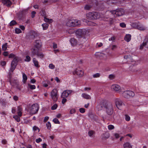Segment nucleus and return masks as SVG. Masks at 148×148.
I'll return each mask as SVG.
<instances>
[{"instance_id":"nucleus-1","label":"nucleus","mask_w":148,"mask_h":148,"mask_svg":"<svg viewBox=\"0 0 148 148\" xmlns=\"http://www.w3.org/2000/svg\"><path fill=\"white\" fill-rule=\"evenodd\" d=\"M41 47V42L40 40H37L34 44V47L31 49L32 55L33 56L36 55L37 56L42 58L43 57V54L39 52Z\"/></svg>"},{"instance_id":"nucleus-2","label":"nucleus","mask_w":148,"mask_h":148,"mask_svg":"<svg viewBox=\"0 0 148 148\" xmlns=\"http://www.w3.org/2000/svg\"><path fill=\"white\" fill-rule=\"evenodd\" d=\"M106 113L108 115H111L114 112V105L112 103L108 102L106 103L104 106Z\"/></svg>"},{"instance_id":"nucleus-3","label":"nucleus","mask_w":148,"mask_h":148,"mask_svg":"<svg viewBox=\"0 0 148 148\" xmlns=\"http://www.w3.org/2000/svg\"><path fill=\"white\" fill-rule=\"evenodd\" d=\"M81 23L80 21L76 19L68 20L66 22V25L68 27H75L80 25Z\"/></svg>"},{"instance_id":"nucleus-4","label":"nucleus","mask_w":148,"mask_h":148,"mask_svg":"<svg viewBox=\"0 0 148 148\" xmlns=\"http://www.w3.org/2000/svg\"><path fill=\"white\" fill-rule=\"evenodd\" d=\"M87 18L90 19L94 20L97 19L100 17V14L97 12H89L86 14Z\"/></svg>"},{"instance_id":"nucleus-5","label":"nucleus","mask_w":148,"mask_h":148,"mask_svg":"<svg viewBox=\"0 0 148 148\" xmlns=\"http://www.w3.org/2000/svg\"><path fill=\"white\" fill-rule=\"evenodd\" d=\"M39 106L38 104L37 103L33 104L30 107L29 110L31 113L34 114H36L38 111Z\"/></svg>"},{"instance_id":"nucleus-6","label":"nucleus","mask_w":148,"mask_h":148,"mask_svg":"<svg viewBox=\"0 0 148 148\" xmlns=\"http://www.w3.org/2000/svg\"><path fill=\"white\" fill-rule=\"evenodd\" d=\"M110 13L113 14L114 17H117L123 15L124 12L123 9H120L111 11Z\"/></svg>"},{"instance_id":"nucleus-7","label":"nucleus","mask_w":148,"mask_h":148,"mask_svg":"<svg viewBox=\"0 0 148 148\" xmlns=\"http://www.w3.org/2000/svg\"><path fill=\"white\" fill-rule=\"evenodd\" d=\"M134 95L135 94L134 92L132 91H125L123 93V96L125 98H129L131 97H133Z\"/></svg>"},{"instance_id":"nucleus-8","label":"nucleus","mask_w":148,"mask_h":148,"mask_svg":"<svg viewBox=\"0 0 148 148\" xmlns=\"http://www.w3.org/2000/svg\"><path fill=\"white\" fill-rule=\"evenodd\" d=\"M115 104L118 109L121 110L124 103L121 99L119 98H116L115 100Z\"/></svg>"},{"instance_id":"nucleus-9","label":"nucleus","mask_w":148,"mask_h":148,"mask_svg":"<svg viewBox=\"0 0 148 148\" xmlns=\"http://www.w3.org/2000/svg\"><path fill=\"white\" fill-rule=\"evenodd\" d=\"M57 92V90L56 89H53L51 92V96L54 101H56L58 99V95Z\"/></svg>"},{"instance_id":"nucleus-10","label":"nucleus","mask_w":148,"mask_h":148,"mask_svg":"<svg viewBox=\"0 0 148 148\" xmlns=\"http://www.w3.org/2000/svg\"><path fill=\"white\" fill-rule=\"evenodd\" d=\"M74 75L76 74L79 77H82L83 76L84 71L80 69H76L73 72Z\"/></svg>"},{"instance_id":"nucleus-11","label":"nucleus","mask_w":148,"mask_h":148,"mask_svg":"<svg viewBox=\"0 0 148 148\" xmlns=\"http://www.w3.org/2000/svg\"><path fill=\"white\" fill-rule=\"evenodd\" d=\"M72 92V90H64L62 94V98H67Z\"/></svg>"},{"instance_id":"nucleus-12","label":"nucleus","mask_w":148,"mask_h":148,"mask_svg":"<svg viewBox=\"0 0 148 148\" xmlns=\"http://www.w3.org/2000/svg\"><path fill=\"white\" fill-rule=\"evenodd\" d=\"M95 56L97 58H99L100 59H106V58L107 56L106 54L99 52H97L95 54Z\"/></svg>"},{"instance_id":"nucleus-13","label":"nucleus","mask_w":148,"mask_h":148,"mask_svg":"<svg viewBox=\"0 0 148 148\" xmlns=\"http://www.w3.org/2000/svg\"><path fill=\"white\" fill-rule=\"evenodd\" d=\"M111 89L117 92H120L121 87L118 85L115 84L112 85L111 86Z\"/></svg>"},{"instance_id":"nucleus-14","label":"nucleus","mask_w":148,"mask_h":148,"mask_svg":"<svg viewBox=\"0 0 148 148\" xmlns=\"http://www.w3.org/2000/svg\"><path fill=\"white\" fill-rule=\"evenodd\" d=\"M144 47L147 48L148 47V40L147 39L144 40L143 44L140 46V49H142Z\"/></svg>"},{"instance_id":"nucleus-15","label":"nucleus","mask_w":148,"mask_h":148,"mask_svg":"<svg viewBox=\"0 0 148 148\" xmlns=\"http://www.w3.org/2000/svg\"><path fill=\"white\" fill-rule=\"evenodd\" d=\"M136 25V26L134 27L135 28H137L139 30H145L146 29V28L143 26H140L138 25V24L136 23H134L132 24V25Z\"/></svg>"},{"instance_id":"nucleus-16","label":"nucleus","mask_w":148,"mask_h":148,"mask_svg":"<svg viewBox=\"0 0 148 148\" xmlns=\"http://www.w3.org/2000/svg\"><path fill=\"white\" fill-rule=\"evenodd\" d=\"M70 42L71 45L73 46H75L77 43V42L76 39L74 38H71L70 40Z\"/></svg>"},{"instance_id":"nucleus-17","label":"nucleus","mask_w":148,"mask_h":148,"mask_svg":"<svg viewBox=\"0 0 148 148\" xmlns=\"http://www.w3.org/2000/svg\"><path fill=\"white\" fill-rule=\"evenodd\" d=\"M81 96L83 98L86 99H90L91 98L90 96L89 95L85 93H82Z\"/></svg>"},{"instance_id":"nucleus-18","label":"nucleus","mask_w":148,"mask_h":148,"mask_svg":"<svg viewBox=\"0 0 148 148\" xmlns=\"http://www.w3.org/2000/svg\"><path fill=\"white\" fill-rule=\"evenodd\" d=\"M83 21L86 22L87 24L89 26H94L95 25V23L91 21H87V20L86 19H83Z\"/></svg>"},{"instance_id":"nucleus-19","label":"nucleus","mask_w":148,"mask_h":148,"mask_svg":"<svg viewBox=\"0 0 148 148\" xmlns=\"http://www.w3.org/2000/svg\"><path fill=\"white\" fill-rule=\"evenodd\" d=\"M131 36L130 34H127L124 37V40L127 42H129L131 39Z\"/></svg>"},{"instance_id":"nucleus-20","label":"nucleus","mask_w":148,"mask_h":148,"mask_svg":"<svg viewBox=\"0 0 148 148\" xmlns=\"http://www.w3.org/2000/svg\"><path fill=\"white\" fill-rule=\"evenodd\" d=\"M132 145L129 142H126L123 145L124 148H132Z\"/></svg>"},{"instance_id":"nucleus-21","label":"nucleus","mask_w":148,"mask_h":148,"mask_svg":"<svg viewBox=\"0 0 148 148\" xmlns=\"http://www.w3.org/2000/svg\"><path fill=\"white\" fill-rule=\"evenodd\" d=\"M22 108L20 106H18L17 107V113L18 116H19L20 117H21L22 116Z\"/></svg>"},{"instance_id":"nucleus-22","label":"nucleus","mask_w":148,"mask_h":148,"mask_svg":"<svg viewBox=\"0 0 148 148\" xmlns=\"http://www.w3.org/2000/svg\"><path fill=\"white\" fill-rule=\"evenodd\" d=\"M3 4L7 6H10L11 4V0H2Z\"/></svg>"},{"instance_id":"nucleus-23","label":"nucleus","mask_w":148,"mask_h":148,"mask_svg":"<svg viewBox=\"0 0 148 148\" xmlns=\"http://www.w3.org/2000/svg\"><path fill=\"white\" fill-rule=\"evenodd\" d=\"M18 57H15L12 61L11 64L13 65H15L16 66L17 65V63L18 61Z\"/></svg>"},{"instance_id":"nucleus-24","label":"nucleus","mask_w":148,"mask_h":148,"mask_svg":"<svg viewBox=\"0 0 148 148\" xmlns=\"http://www.w3.org/2000/svg\"><path fill=\"white\" fill-rule=\"evenodd\" d=\"M22 73L23 77V82L24 83H25L26 82L27 80V77L26 75L24 73L22 72Z\"/></svg>"},{"instance_id":"nucleus-25","label":"nucleus","mask_w":148,"mask_h":148,"mask_svg":"<svg viewBox=\"0 0 148 148\" xmlns=\"http://www.w3.org/2000/svg\"><path fill=\"white\" fill-rule=\"evenodd\" d=\"M33 61L35 66L37 67L38 68L39 67V66L38 64V62L36 60V59L34 58L33 59Z\"/></svg>"},{"instance_id":"nucleus-26","label":"nucleus","mask_w":148,"mask_h":148,"mask_svg":"<svg viewBox=\"0 0 148 148\" xmlns=\"http://www.w3.org/2000/svg\"><path fill=\"white\" fill-rule=\"evenodd\" d=\"M27 88H29L32 90H34L36 88V87L34 85H31L29 84H28Z\"/></svg>"},{"instance_id":"nucleus-27","label":"nucleus","mask_w":148,"mask_h":148,"mask_svg":"<svg viewBox=\"0 0 148 148\" xmlns=\"http://www.w3.org/2000/svg\"><path fill=\"white\" fill-rule=\"evenodd\" d=\"M42 25L43 27V29L44 30L47 29L49 26V25L46 23H45L42 24Z\"/></svg>"},{"instance_id":"nucleus-28","label":"nucleus","mask_w":148,"mask_h":148,"mask_svg":"<svg viewBox=\"0 0 148 148\" xmlns=\"http://www.w3.org/2000/svg\"><path fill=\"white\" fill-rule=\"evenodd\" d=\"M76 34L79 36H81L82 34V30L81 29H78L76 32Z\"/></svg>"},{"instance_id":"nucleus-29","label":"nucleus","mask_w":148,"mask_h":148,"mask_svg":"<svg viewBox=\"0 0 148 148\" xmlns=\"http://www.w3.org/2000/svg\"><path fill=\"white\" fill-rule=\"evenodd\" d=\"M8 47V43H5L2 46V49L3 51H5L7 50Z\"/></svg>"},{"instance_id":"nucleus-30","label":"nucleus","mask_w":148,"mask_h":148,"mask_svg":"<svg viewBox=\"0 0 148 148\" xmlns=\"http://www.w3.org/2000/svg\"><path fill=\"white\" fill-rule=\"evenodd\" d=\"M16 66L11 64V68L9 70L10 73L12 72L15 69Z\"/></svg>"},{"instance_id":"nucleus-31","label":"nucleus","mask_w":148,"mask_h":148,"mask_svg":"<svg viewBox=\"0 0 148 148\" xmlns=\"http://www.w3.org/2000/svg\"><path fill=\"white\" fill-rule=\"evenodd\" d=\"M44 20L45 21L48 22L49 23H51L53 22V20L51 19H49L46 17H45Z\"/></svg>"},{"instance_id":"nucleus-32","label":"nucleus","mask_w":148,"mask_h":148,"mask_svg":"<svg viewBox=\"0 0 148 148\" xmlns=\"http://www.w3.org/2000/svg\"><path fill=\"white\" fill-rule=\"evenodd\" d=\"M20 117L16 115H14L13 116V118L18 122H19L20 121Z\"/></svg>"},{"instance_id":"nucleus-33","label":"nucleus","mask_w":148,"mask_h":148,"mask_svg":"<svg viewBox=\"0 0 148 148\" xmlns=\"http://www.w3.org/2000/svg\"><path fill=\"white\" fill-rule=\"evenodd\" d=\"M31 60L30 57L29 56L27 55L26 56L24 61L26 62H29Z\"/></svg>"},{"instance_id":"nucleus-34","label":"nucleus","mask_w":148,"mask_h":148,"mask_svg":"<svg viewBox=\"0 0 148 148\" xmlns=\"http://www.w3.org/2000/svg\"><path fill=\"white\" fill-rule=\"evenodd\" d=\"M46 127L49 130L51 127V124L49 122H48L46 124Z\"/></svg>"},{"instance_id":"nucleus-35","label":"nucleus","mask_w":148,"mask_h":148,"mask_svg":"<svg viewBox=\"0 0 148 148\" xmlns=\"http://www.w3.org/2000/svg\"><path fill=\"white\" fill-rule=\"evenodd\" d=\"M53 121L55 123L59 124L60 123V122L58 119L57 118H54L53 120Z\"/></svg>"},{"instance_id":"nucleus-36","label":"nucleus","mask_w":148,"mask_h":148,"mask_svg":"<svg viewBox=\"0 0 148 148\" xmlns=\"http://www.w3.org/2000/svg\"><path fill=\"white\" fill-rule=\"evenodd\" d=\"M102 105L101 104L98 105L97 106V108L98 110H100L102 109Z\"/></svg>"},{"instance_id":"nucleus-37","label":"nucleus","mask_w":148,"mask_h":148,"mask_svg":"<svg viewBox=\"0 0 148 148\" xmlns=\"http://www.w3.org/2000/svg\"><path fill=\"white\" fill-rule=\"evenodd\" d=\"M16 24V22L14 20H12L11 21L10 23V26H12Z\"/></svg>"},{"instance_id":"nucleus-38","label":"nucleus","mask_w":148,"mask_h":148,"mask_svg":"<svg viewBox=\"0 0 148 148\" xmlns=\"http://www.w3.org/2000/svg\"><path fill=\"white\" fill-rule=\"evenodd\" d=\"M115 77V76L113 74H110V75L109 76V78L111 80H112L114 79Z\"/></svg>"},{"instance_id":"nucleus-39","label":"nucleus","mask_w":148,"mask_h":148,"mask_svg":"<svg viewBox=\"0 0 148 148\" xmlns=\"http://www.w3.org/2000/svg\"><path fill=\"white\" fill-rule=\"evenodd\" d=\"M94 133V131L92 130L88 132V134L90 136H92Z\"/></svg>"},{"instance_id":"nucleus-40","label":"nucleus","mask_w":148,"mask_h":148,"mask_svg":"<svg viewBox=\"0 0 148 148\" xmlns=\"http://www.w3.org/2000/svg\"><path fill=\"white\" fill-rule=\"evenodd\" d=\"M100 74L98 73H96L93 75V77L94 78H97L99 77L100 76Z\"/></svg>"},{"instance_id":"nucleus-41","label":"nucleus","mask_w":148,"mask_h":148,"mask_svg":"<svg viewBox=\"0 0 148 148\" xmlns=\"http://www.w3.org/2000/svg\"><path fill=\"white\" fill-rule=\"evenodd\" d=\"M58 107V105L57 104H54L53 106L51 108V109L52 110H56L57 108Z\"/></svg>"},{"instance_id":"nucleus-42","label":"nucleus","mask_w":148,"mask_h":148,"mask_svg":"<svg viewBox=\"0 0 148 148\" xmlns=\"http://www.w3.org/2000/svg\"><path fill=\"white\" fill-rule=\"evenodd\" d=\"M15 31L16 33V34H19L21 32V31L19 28H16L15 29Z\"/></svg>"},{"instance_id":"nucleus-43","label":"nucleus","mask_w":148,"mask_h":148,"mask_svg":"<svg viewBox=\"0 0 148 148\" xmlns=\"http://www.w3.org/2000/svg\"><path fill=\"white\" fill-rule=\"evenodd\" d=\"M91 5H87L85 6L84 7V8L85 10H89L91 8Z\"/></svg>"},{"instance_id":"nucleus-44","label":"nucleus","mask_w":148,"mask_h":148,"mask_svg":"<svg viewBox=\"0 0 148 148\" xmlns=\"http://www.w3.org/2000/svg\"><path fill=\"white\" fill-rule=\"evenodd\" d=\"M103 45V44L101 42L97 43L96 44V47H99Z\"/></svg>"},{"instance_id":"nucleus-45","label":"nucleus","mask_w":148,"mask_h":148,"mask_svg":"<svg viewBox=\"0 0 148 148\" xmlns=\"http://www.w3.org/2000/svg\"><path fill=\"white\" fill-rule=\"evenodd\" d=\"M79 111L81 113H83L85 112V109L83 108H81L79 109Z\"/></svg>"},{"instance_id":"nucleus-46","label":"nucleus","mask_w":148,"mask_h":148,"mask_svg":"<svg viewBox=\"0 0 148 148\" xmlns=\"http://www.w3.org/2000/svg\"><path fill=\"white\" fill-rule=\"evenodd\" d=\"M75 110L74 108L71 109L70 111V113L71 114H72L74 113L75 112Z\"/></svg>"},{"instance_id":"nucleus-47","label":"nucleus","mask_w":148,"mask_h":148,"mask_svg":"<svg viewBox=\"0 0 148 148\" xmlns=\"http://www.w3.org/2000/svg\"><path fill=\"white\" fill-rule=\"evenodd\" d=\"M49 67L51 69H53L55 68V66L52 64H50L49 65Z\"/></svg>"},{"instance_id":"nucleus-48","label":"nucleus","mask_w":148,"mask_h":148,"mask_svg":"<svg viewBox=\"0 0 148 148\" xmlns=\"http://www.w3.org/2000/svg\"><path fill=\"white\" fill-rule=\"evenodd\" d=\"M125 119L127 121H129L130 119V116L127 115H125Z\"/></svg>"},{"instance_id":"nucleus-49","label":"nucleus","mask_w":148,"mask_h":148,"mask_svg":"<svg viewBox=\"0 0 148 148\" xmlns=\"http://www.w3.org/2000/svg\"><path fill=\"white\" fill-rule=\"evenodd\" d=\"M33 130L34 131H36L38 130V132H39L40 131V130L38 128V127H36V126H34L33 127Z\"/></svg>"},{"instance_id":"nucleus-50","label":"nucleus","mask_w":148,"mask_h":148,"mask_svg":"<svg viewBox=\"0 0 148 148\" xmlns=\"http://www.w3.org/2000/svg\"><path fill=\"white\" fill-rule=\"evenodd\" d=\"M114 128V126L112 125H110L108 126V128L109 130H112Z\"/></svg>"},{"instance_id":"nucleus-51","label":"nucleus","mask_w":148,"mask_h":148,"mask_svg":"<svg viewBox=\"0 0 148 148\" xmlns=\"http://www.w3.org/2000/svg\"><path fill=\"white\" fill-rule=\"evenodd\" d=\"M36 14V12L35 11H33L31 13V16L32 18L34 17L35 15Z\"/></svg>"},{"instance_id":"nucleus-52","label":"nucleus","mask_w":148,"mask_h":148,"mask_svg":"<svg viewBox=\"0 0 148 148\" xmlns=\"http://www.w3.org/2000/svg\"><path fill=\"white\" fill-rule=\"evenodd\" d=\"M63 99H62V104H64L67 101L66 99V98H62Z\"/></svg>"},{"instance_id":"nucleus-53","label":"nucleus","mask_w":148,"mask_h":148,"mask_svg":"<svg viewBox=\"0 0 148 148\" xmlns=\"http://www.w3.org/2000/svg\"><path fill=\"white\" fill-rule=\"evenodd\" d=\"M120 26L122 27H126V25L124 23H121L120 24Z\"/></svg>"},{"instance_id":"nucleus-54","label":"nucleus","mask_w":148,"mask_h":148,"mask_svg":"<svg viewBox=\"0 0 148 148\" xmlns=\"http://www.w3.org/2000/svg\"><path fill=\"white\" fill-rule=\"evenodd\" d=\"M12 112L13 114L15 113L16 112V109L15 108L13 107L12 108Z\"/></svg>"},{"instance_id":"nucleus-55","label":"nucleus","mask_w":148,"mask_h":148,"mask_svg":"<svg viewBox=\"0 0 148 148\" xmlns=\"http://www.w3.org/2000/svg\"><path fill=\"white\" fill-rule=\"evenodd\" d=\"M42 141V139L40 138L38 139H36V142L38 143H39V142H41Z\"/></svg>"},{"instance_id":"nucleus-56","label":"nucleus","mask_w":148,"mask_h":148,"mask_svg":"<svg viewBox=\"0 0 148 148\" xmlns=\"http://www.w3.org/2000/svg\"><path fill=\"white\" fill-rule=\"evenodd\" d=\"M13 99L15 101H17L18 99V97L16 95L14 96L13 97Z\"/></svg>"},{"instance_id":"nucleus-57","label":"nucleus","mask_w":148,"mask_h":148,"mask_svg":"<svg viewBox=\"0 0 148 148\" xmlns=\"http://www.w3.org/2000/svg\"><path fill=\"white\" fill-rule=\"evenodd\" d=\"M49 119V117L48 116H47L45 117L44 120V122H46L47 121H48Z\"/></svg>"},{"instance_id":"nucleus-58","label":"nucleus","mask_w":148,"mask_h":148,"mask_svg":"<svg viewBox=\"0 0 148 148\" xmlns=\"http://www.w3.org/2000/svg\"><path fill=\"white\" fill-rule=\"evenodd\" d=\"M6 62L5 61H2L1 62V64L2 66H4L5 65Z\"/></svg>"},{"instance_id":"nucleus-59","label":"nucleus","mask_w":148,"mask_h":148,"mask_svg":"<svg viewBox=\"0 0 148 148\" xmlns=\"http://www.w3.org/2000/svg\"><path fill=\"white\" fill-rule=\"evenodd\" d=\"M115 39V38L114 36H112L110 38H109V40L110 41H113Z\"/></svg>"},{"instance_id":"nucleus-60","label":"nucleus","mask_w":148,"mask_h":148,"mask_svg":"<svg viewBox=\"0 0 148 148\" xmlns=\"http://www.w3.org/2000/svg\"><path fill=\"white\" fill-rule=\"evenodd\" d=\"M14 57V55L12 54V53H11L10 54L9 56V58H11Z\"/></svg>"},{"instance_id":"nucleus-61","label":"nucleus","mask_w":148,"mask_h":148,"mask_svg":"<svg viewBox=\"0 0 148 148\" xmlns=\"http://www.w3.org/2000/svg\"><path fill=\"white\" fill-rule=\"evenodd\" d=\"M116 48V46L115 45H113L112 46L111 49L112 50H114Z\"/></svg>"},{"instance_id":"nucleus-62","label":"nucleus","mask_w":148,"mask_h":148,"mask_svg":"<svg viewBox=\"0 0 148 148\" xmlns=\"http://www.w3.org/2000/svg\"><path fill=\"white\" fill-rule=\"evenodd\" d=\"M55 80L58 83H59L60 82V79L57 77H56L55 78Z\"/></svg>"},{"instance_id":"nucleus-63","label":"nucleus","mask_w":148,"mask_h":148,"mask_svg":"<svg viewBox=\"0 0 148 148\" xmlns=\"http://www.w3.org/2000/svg\"><path fill=\"white\" fill-rule=\"evenodd\" d=\"M22 30H24L25 29V27L23 25H20L19 27Z\"/></svg>"},{"instance_id":"nucleus-64","label":"nucleus","mask_w":148,"mask_h":148,"mask_svg":"<svg viewBox=\"0 0 148 148\" xmlns=\"http://www.w3.org/2000/svg\"><path fill=\"white\" fill-rule=\"evenodd\" d=\"M7 141L6 140L4 139L2 141V144H5L7 143Z\"/></svg>"}]
</instances>
